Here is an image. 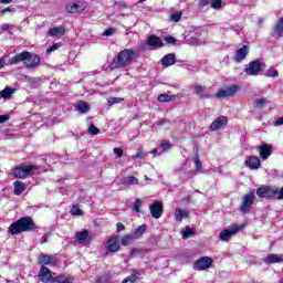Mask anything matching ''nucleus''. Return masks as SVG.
Here are the masks:
<instances>
[{"instance_id": "obj_58", "label": "nucleus", "mask_w": 283, "mask_h": 283, "mask_svg": "<svg viewBox=\"0 0 283 283\" xmlns=\"http://www.w3.org/2000/svg\"><path fill=\"white\" fill-rule=\"evenodd\" d=\"M120 231H125V224L118 222L117 223V233H120Z\"/></svg>"}, {"instance_id": "obj_50", "label": "nucleus", "mask_w": 283, "mask_h": 283, "mask_svg": "<svg viewBox=\"0 0 283 283\" xmlns=\"http://www.w3.org/2000/svg\"><path fill=\"white\" fill-rule=\"evenodd\" d=\"M107 282H109V276L107 274L102 275L95 281V283H107Z\"/></svg>"}, {"instance_id": "obj_17", "label": "nucleus", "mask_w": 283, "mask_h": 283, "mask_svg": "<svg viewBox=\"0 0 283 283\" xmlns=\"http://www.w3.org/2000/svg\"><path fill=\"white\" fill-rule=\"evenodd\" d=\"M249 55V45H243L241 49H238L234 55V61L237 63H242L244 59Z\"/></svg>"}, {"instance_id": "obj_36", "label": "nucleus", "mask_w": 283, "mask_h": 283, "mask_svg": "<svg viewBox=\"0 0 283 283\" xmlns=\"http://www.w3.org/2000/svg\"><path fill=\"white\" fill-rule=\"evenodd\" d=\"M174 98H176V96L169 95V94H160L158 96V101L160 103H169V102L174 101Z\"/></svg>"}, {"instance_id": "obj_18", "label": "nucleus", "mask_w": 283, "mask_h": 283, "mask_svg": "<svg viewBox=\"0 0 283 283\" xmlns=\"http://www.w3.org/2000/svg\"><path fill=\"white\" fill-rule=\"evenodd\" d=\"M211 6L213 10H220L222 8V0H200V8H205V6Z\"/></svg>"}, {"instance_id": "obj_55", "label": "nucleus", "mask_w": 283, "mask_h": 283, "mask_svg": "<svg viewBox=\"0 0 283 283\" xmlns=\"http://www.w3.org/2000/svg\"><path fill=\"white\" fill-rule=\"evenodd\" d=\"M274 127H280L283 125V117H279L276 120L273 122Z\"/></svg>"}, {"instance_id": "obj_60", "label": "nucleus", "mask_w": 283, "mask_h": 283, "mask_svg": "<svg viewBox=\"0 0 283 283\" xmlns=\"http://www.w3.org/2000/svg\"><path fill=\"white\" fill-rule=\"evenodd\" d=\"M10 117L8 115H0V125L1 123H6Z\"/></svg>"}, {"instance_id": "obj_16", "label": "nucleus", "mask_w": 283, "mask_h": 283, "mask_svg": "<svg viewBox=\"0 0 283 283\" xmlns=\"http://www.w3.org/2000/svg\"><path fill=\"white\" fill-rule=\"evenodd\" d=\"M223 127H227V117L224 116L217 117L210 125L211 132H218V129H223Z\"/></svg>"}, {"instance_id": "obj_1", "label": "nucleus", "mask_w": 283, "mask_h": 283, "mask_svg": "<svg viewBox=\"0 0 283 283\" xmlns=\"http://www.w3.org/2000/svg\"><path fill=\"white\" fill-rule=\"evenodd\" d=\"M35 229L36 224L34 223V220H32V217H22L9 227L8 232L11 235H19V233L35 231Z\"/></svg>"}, {"instance_id": "obj_43", "label": "nucleus", "mask_w": 283, "mask_h": 283, "mask_svg": "<svg viewBox=\"0 0 283 283\" xmlns=\"http://www.w3.org/2000/svg\"><path fill=\"white\" fill-rule=\"evenodd\" d=\"M72 216H83V210L78 208L77 206H73L71 209Z\"/></svg>"}, {"instance_id": "obj_15", "label": "nucleus", "mask_w": 283, "mask_h": 283, "mask_svg": "<svg viewBox=\"0 0 283 283\" xmlns=\"http://www.w3.org/2000/svg\"><path fill=\"white\" fill-rule=\"evenodd\" d=\"M150 213L155 220H158L163 216V203L155 201L154 205L149 206Z\"/></svg>"}, {"instance_id": "obj_51", "label": "nucleus", "mask_w": 283, "mask_h": 283, "mask_svg": "<svg viewBox=\"0 0 283 283\" xmlns=\"http://www.w3.org/2000/svg\"><path fill=\"white\" fill-rule=\"evenodd\" d=\"M15 10L17 9H14V7H8V8H6V9H2L1 11H0V14H6V13H8V12H15Z\"/></svg>"}, {"instance_id": "obj_21", "label": "nucleus", "mask_w": 283, "mask_h": 283, "mask_svg": "<svg viewBox=\"0 0 283 283\" xmlns=\"http://www.w3.org/2000/svg\"><path fill=\"white\" fill-rule=\"evenodd\" d=\"M146 44L149 45L150 48H163V39L156 36V35H149Z\"/></svg>"}, {"instance_id": "obj_13", "label": "nucleus", "mask_w": 283, "mask_h": 283, "mask_svg": "<svg viewBox=\"0 0 283 283\" xmlns=\"http://www.w3.org/2000/svg\"><path fill=\"white\" fill-rule=\"evenodd\" d=\"M245 167L251 170L260 169L262 167V163L258 156H250L244 161Z\"/></svg>"}, {"instance_id": "obj_59", "label": "nucleus", "mask_w": 283, "mask_h": 283, "mask_svg": "<svg viewBox=\"0 0 283 283\" xmlns=\"http://www.w3.org/2000/svg\"><path fill=\"white\" fill-rule=\"evenodd\" d=\"M1 30H2V32H8L10 30V24H8V23L2 24Z\"/></svg>"}, {"instance_id": "obj_25", "label": "nucleus", "mask_w": 283, "mask_h": 283, "mask_svg": "<svg viewBox=\"0 0 283 283\" xmlns=\"http://www.w3.org/2000/svg\"><path fill=\"white\" fill-rule=\"evenodd\" d=\"M40 264H56V259L52 255L42 254L39 256Z\"/></svg>"}, {"instance_id": "obj_28", "label": "nucleus", "mask_w": 283, "mask_h": 283, "mask_svg": "<svg viewBox=\"0 0 283 283\" xmlns=\"http://www.w3.org/2000/svg\"><path fill=\"white\" fill-rule=\"evenodd\" d=\"M282 34H283V18L276 24L272 36L274 39H280V36H282Z\"/></svg>"}, {"instance_id": "obj_52", "label": "nucleus", "mask_w": 283, "mask_h": 283, "mask_svg": "<svg viewBox=\"0 0 283 283\" xmlns=\"http://www.w3.org/2000/svg\"><path fill=\"white\" fill-rule=\"evenodd\" d=\"M113 151L117 158H123V148H114Z\"/></svg>"}, {"instance_id": "obj_46", "label": "nucleus", "mask_w": 283, "mask_h": 283, "mask_svg": "<svg viewBox=\"0 0 283 283\" xmlns=\"http://www.w3.org/2000/svg\"><path fill=\"white\" fill-rule=\"evenodd\" d=\"M88 134H92V136H97V134H101V130L96 126L91 125L88 127Z\"/></svg>"}, {"instance_id": "obj_34", "label": "nucleus", "mask_w": 283, "mask_h": 283, "mask_svg": "<svg viewBox=\"0 0 283 283\" xmlns=\"http://www.w3.org/2000/svg\"><path fill=\"white\" fill-rule=\"evenodd\" d=\"M145 231H147V226H139L133 234L135 240H138V238H140L145 233Z\"/></svg>"}, {"instance_id": "obj_2", "label": "nucleus", "mask_w": 283, "mask_h": 283, "mask_svg": "<svg viewBox=\"0 0 283 283\" xmlns=\"http://www.w3.org/2000/svg\"><path fill=\"white\" fill-rule=\"evenodd\" d=\"M136 59V51L133 49H125L117 54V57L113 60L112 67L116 70L117 67H129Z\"/></svg>"}, {"instance_id": "obj_23", "label": "nucleus", "mask_w": 283, "mask_h": 283, "mask_svg": "<svg viewBox=\"0 0 283 283\" xmlns=\"http://www.w3.org/2000/svg\"><path fill=\"white\" fill-rule=\"evenodd\" d=\"M266 264H280L283 262V255L282 254H270L265 259Z\"/></svg>"}, {"instance_id": "obj_11", "label": "nucleus", "mask_w": 283, "mask_h": 283, "mask_svg": "<svg viewBox=\"0 0 283 283\" xmlns=\"http://www.w3.org/2000/svg\"><path fill=\"white\" fill-rule=\"evenodd\" d=\"M87 10V4L80 2V3H70L66 6V12L70 14H81V12H85Z\"/></svg>"}, {"instance_id": "obj_38", "label": "nucleus", "mask_w": 283, "mask_h": 283, "mask_svg": "<svg viewBox=\"0 0 283 283\" xmlns=\"http://www.w3.org/2000/svg\"><path fill=\"white\" fill-rule=\"evenodd\" d=\"M125 185H138V178L130 176L124 179Z\"/></svg>"}, {"instance_id": "obj_8", "label": "nucleus", "mask_w": 283, "mask_h": 283, "mask_svg": "<svg viewBox=\"0 0 283 283\" xmlns=\"http://www.w3.org/2000/svg\"><path fill=\"white\" fill-rule=\"evenodd\" d=\"M239 90H240V86H235V85L228 86L226 88L220 90L217 93V98H227L229 96H235Z\"/></svg>"}, {"instance_id": "obj_63", "label": "nucleus", "mask_w": 283, "mask_h": 283, "mask_svg": "<svg viewBox=\"0 0 283 283\" xmlns=\"http://www.w3.org/2000/svg\"><path fill=\"white\" fill-rule=\"evenodd\" d=\"M41 244H45V242H48V235H44L41 238Z\"/></svg>"}, {"instance_id": "obj_29", "label": "nucleus", "mask_w": 283, "mask_h": 283, "mask_svg": "<svg viewBox=\"0 0 283 283\" xmlns=\"http://www.w3.org/2000/svg\"><path fill=\"white\" fill-rule=\"evenodd\" d=\"M14 187V195L15 196H21V193H23V191H25V184H23L22 181H15L13 184Z\"/></svg>"}, {"instance_id": "obj_42", "label": "nucleus", "mask_w": 283, "mask_h": 283, "mask_svg": "<svg viewBox=\"0 0 283 283\" xmlns=\"http://www.w3.org/2000/svg\"><path fill=\"white\" fill-rule=\"evenodd\" d=\"M182 238L184 240H187V238H189V235H193V229L191 228H186L184 231H182Z\"/></svg>"}, {"instance_id": "obj_40", "label": "nucleus", "mask_w": 283, "mask_h": 283, "mask_svg": "<svg viewBox=\"0 0 283 283\" xmlns=\"http://www.w3.org/2000/svg\"><path fill=\"white\" fill-rule=\"evenodd\" d=\"M169 149H171V144L163 143L159 146V154H163V151H169Z\"/></svg>"}, {"instance_id": "obj_48", "label": "nucleus", "mask_w": 283, "mask_h": 283, "mask_svg": "<svg viewBox=\"0 0 283 283\" xmlns=\"http://www.w3.org/2000/svg\"><path fill=\"white\" fill-rule=\"evenodd\" d=\"M188 45H200V39L196 36L188 39Z\"/></svg>"}, {"instance_id": "obj_26", "label": "nucleus", "mask_w": 283, "mask_h": 283, "mask_svg": "<svg viewBox=\"0 0 283 283\" xmlns=\"http://www.w3.org/2000/svg\"><path fill=\"white\" fill-rule=\"evenodd\" d=\"M76 241L81 244L90 238V232L87 230L78 231L75 233Z\"/></svg>"}, {"instance_id": "obj_62", "label": "nucleus", "mask_w": 283, "mask_h": 283, "mask_svg": "<svg viewBox=\"0 0 283 283\" xmlns=\"http://www.w3.org/2000/svg\"><path fill=\"white\" fill-rule=\"evenodd\" d=\"M4 65H6V59H0V70H3Z\"/></svg>"}, {"instance_id": "obj_35", "label": "nucleus", "mask_w": 283, "mask_h": 283, "mask_svg": "<svg viewBox=\"0 0 283 283\" xmlns=\"http://www.w3.org/2000/svg\"><path fill=\"white\" fill-rule=\"evenodd\" d=\"M13 93H14V88L6 87L0 92V96L1 98H10V96H12Z\"/></svg>"}, {"instance_id": "obj_12", "label": "nucleus", "mask_w": 283, "mask_h": 283, "mask_svg": "<svg viewBox=\"0 0 283 283\" xmlns=\"http://www.w3.org/2000/svg\"><path fill=\"white\" fill-rule=\"evenodd\" d=\"M258 151H259V156L260 158H262V160H268V158L271 156V154H273V146L264 143L261 146H258Z\"/></svg>"}, {"instance_id": "obj_57", "label": "nucleus", "mask_w": 283, "mask_h": 283, "mask_svg": "<svg viewBox=\"0 0 283 283\" xmlns=\"http://www.w3.org/2000/svg\"><path fill=\"white\" fill-rule=\"evenodd\" d=\"M136 158H145V155L143 154V150H138L136 155L133 156V159L136 160Z\"/></svg>"}, {"instance_id": "obj_56", "label": "nucleus", "mask_w": 283, "mask_h": 283, "mask_svg": "<svg viewBox=\"0 0 283 283\" xmlns=\"http://www.w3.org/2000/svg\"><path fill=\"white\" fill-rule=\"evenodd\" d=\"M114 34V29H106L103 33V36H112Z\"/></svg>"}, {"instance_id": "obj_30", "label": "nucleus", "mask_w": 283, "mask_h": 283, "mask_svg": "<svg viewBox=\"0 0 283 283\" xmlns=\"http://www.w3.org/2000/svg\"><path fill=\"white\" fill-rule=\"evenodd\" d=\"M76 109L77 112H81V114H87V112H90V104H87L86 102L80 101L77 102Z\"/></svg>"}, {"instance_id": "obj_5", "label": "nucleus", "mask_w": 283, "mask_h": 283, "mask_svg": "<svg viewBox=\"0 0 283 283\" xmlns=\"http://www.w3.org/2000/svg\"><path fill=\"white\" fill-rule=\"evenodd\" d=\"M253 202H255L254 191H250L249 193L244 195L240 206L242 213H249V211H251V207L253 206Z\"/></svg>"}, {"instance_id": "obj_4", "label": "nucleus", "mask_w": 283, "mask_h": 283, "mask_svg": "<svg viewBox=\"0 0 283 283\" xmlns=\"http://www.w3.org/2000/svg\"><path fill=\"white\" fill-rule=\"evenodd\" d=\"M39 171V166H19L14 169L13 175L15 178H28V176H33Z\"/></svg>"}, {"instance_id": "obj_14", "label": "nucleus", "mask_w": 283, "mask_h": 283, "mask_svg": "<svg viewBox=\"0 0 283 283\" xmlns=\"http://www.w3.org/2000/svg\"><path fill=\"white\" fill-rule=\"evenodd\" d=\"M38 277L43 283H52V280H54V277H52L50 269L45 268L44 265L41 266Z\"/></svg>"}, {"instance_id": "obj_24", "label": "nucleus", "mask_w": 283, "mask_h": 283, "mask_svg": "<svg viewBox=\"0 0 283 283\" xmlns=\"http://www.w3.org/2000/svg\"><path fill=\"white\" fill-rule=\"evenodd\" d=\"M272 200H283V187L272 186Z\"/></svg>"}, {"instance_id": "obj_39", "label": "nucleus", "mask_w": 283, "mask_h": 283, "mask_svg": "<svg viewBox=\"0 0 283 283\" xmlns=\"http://www.w3.org/2000/svg\"><path fill=\"white\" fill-rule=\"evenodd\" d=\"M180 19H182V12H175L172 14H170V21H174L175 23H178V21H180Z\"/></svg>"}, {"instance_id": "obj_44", "label": "nucleus", "mask_w": 283, "mask_h": 283, "mask_svg": "<svg viewBox=\"0 0 283 283\" xmlns=\"http://www.w3.org/2000/svg\"><path fill=\"white\" fill-rule=\"evenodd\" d=\"M122 102H123V98H120V97H109L107 99L108 105H116Z\"/></svg>"}, {"instance_id": "obj_61", "label": "nucleus", "mask_w": 283, "mask_h": 283, "mask_svg": "<svg viewBox=\"0 0 283 283\" xmlns=\"http://www.w3.org/2000/svg\"><path fill=\"white\" fill-rule=\"evenodd\" d=\"M153 156H160V148H155L151 150Z\"/></svg>"}, {"instance_id": "obj_47", "label": "nucleus", "mask_w": 283, "mask_h": 283, "mask_svg": "<svg viewBox=\"0 0 283 283\" xmlns=\"http://www.w3.org/2000/svg\"><path fill=\"white\" fill-rule=\"evenodd\" d=\"M193 163L197 170L202 169V163L200 161V157L198 155L193 157Z\"/></svg>"}, {"instance_id": "obj_32", "label": "nucleus", "mask_w": 283, "mask_h": 283, "mask_svg": "<svg viewBox=\"0 0 283 283\" xmlns=\"http://www.w3.org/2000/svg\"><path fill=\"white\" fill-rule=\"evenodd\" d=\"M140 277V272L138 271H133L132 275L126 277L122 283H135L139 280Z\"/></svg>"}, {"instance_id": "obj_64", "label": "nucleus", "mask_w": 283, "mask_h": 283, "mask_svg": "<svg viewBox=\"0 0 283 283\" xmlns=\"http://www.w3.org/2000/svg\"><path fill=\"white\" fill-rule=\"evenodd\" d=\"M0 3H4V4L12 3V0H0Z\"/></svg>"}, {"instance_id": "obj_20", "label": "nucleus", "mask_w": 283, "mask_h": 283, "mask_svg": "<svg viewBox=\"0 0 283 283\" xmlns=\"http://www.w3.org/2000/svg\"><path fill=\"white\" fill-rule=\"evenodd\" d=\"M189 218V210L182 208H176L175 220L176 222H182V220Z\"/></svg>"}, {"instance_id": "obj_53", "label": "nucleus", "mask_w": 283, "mask_h": 283, "mask_svg": "<svg viewBox=\"0 0 283 283\" xmlns=\"http://www.w3.org/2000/svg\"><path fill=\"white\" fill-rule=\"evenodd\" d=\"M59 48H61V45H59V44H53L52 46H50L49 49H46V53L50 54L51 52H55V50H59Z\"/></svg>"}, {"instance_id": "obj_3", "label": "nucleus", "mask_w": 283, "mask_h": 283, "mask_svg": "<svg viewBox=\"0 0 283 283\" xmlns=\"http://www.w3.org/2000/svg\"><path fill=\"white\" fill-rule=\"evenodd\" d=\"M21 62L24 63L25 67H28L29 70H32L41 65V57H39V55L36 54H31L30 52L24 51L15 55L11 60V63H13V65H17V63H21Z\"/></svg>"}, {"instance_id": "obj_41", "label": "nucleus", "mask_w": 283, "mask_h": 283, "mask_svg": "<svg viewBox=\"0 0 283 283\" xmlns=\"http://www.w3.org/2000/svg\"><path fill=\"white\" fill-rule=\"evenodd\" d=\"M140 207H143V201L140 199H136L133 206V209L136 211V213H140Z\"/></svg>"}, {"instance_id": "obj_27", "label": "nucleus", "mask_w": 283, "mask_h": 283, "mask_svg": "<svg viewBox=\"0 0 283 283\" xmlns=\"http://www.w3.org/2000/svg\"><path fill=\"white\" fill-rule=\"evenodd\" d=\"M73 280L70 276H65V274H61L52 279L51 283H72Z\"/></svg>"}, {"instance_id": "obj_19", "label": "nucleus", "mask_w": 283, "mask_h": 283, "mask_svg": "<svg viewBox=\"0 0 283 283\" xmlns=\"http://www.w3.org/2000/svg\"><path fill=\"white\" fill-rule=\"evenodd\" d=\"M106 249L107 251H111V253H116V251L120 249V241H118V238H111L107 242Z\"/></svg>"}, {"instance_id": "obj_6", "label": "nucleus", "mask_w": 283, "mask_h": 283, "mask_svg": "<svg viewBox=\"0 0 283 283\" xmlns=\"http://www.w3.org/2000/svg\"><path fill=\"white\" fill-rule=\"evenodd\" d=\"M264 67H266V65L260 61L250 62L245 67V74H248V76H258L260 72L264 71Z\"/></svg>"}, {"instance_id": "obj_33", "label": "nucleus", "mask_w": 283, "mask_h": 283, "mask_svg": "<svg viewBox=\"0 0 283 283\" xmlns=\"http://www.w3.org/2000/svg\"><path fill=\"white\" fill-rule=\"evenodd\" d=\"M136 240V237L134 234H126L120 239V244L123 247H128V244H132Z\"/></svg>"}, {"instance_id": "obj_45", "label": "nucleus", "mask_w": 283, "mask_h": 283, "mask_svg": "<svg viewBox=\"0 0 283 283\" xmlns=\"http://www.w3.org/2000/svg\"><path fill=\"white\" fill-rule=\"evenodd\" d=\"M266 103H269L266 98H259L255 101V107H259L260 109H262L263 105H266Z\"/></svg>"}, {"instance_id": "obj_9", "label": "nucleus", "mask_w": 283, "mask_h": 283, "mask_svg": "<svg viewBox=\"0 0 283 283\" xmlns=\"http://www.w3.org/2000/svg\"><path fill=\"white\" fill-rule=\"evenodd\" d=\"M238 231H242V226L240 227H232L230 229H226L221 231L219 239L222 240V242H229L231 240V235H235Z\"/></svg>"}, {"instance_id": "obj_7", "label": "nucleus", "mask_w": 283, "mask_h": 283, "mask_svg": "<svg viewBox=\"0 0 283 283\" xmlns=\"http://www.w3.org/2000/svg\"><path fill=\"white\" fill-rule=\"evenodd\" d=\"M211 264H213L212 258L201 256L195 262L193 269L195 271H207V269L211 268Z\"/></svg>"}, {"instance_id": "obj_31", "label": "nucleus", "mask_w": 283, "mask_h": 283, "mask_svg": "<svg viewBox=\"0 0 283 283\" xmlns=\"http://www.w3.org/2000/svg\"><path fill=\"white\" fill-rule=\"evenodd\" d=\"M65 34V29L63 27H54L49 30V35L50 36H59Z\"/></svg>"}, {"instance_id": "obj_10", "label": "nucleus", "mask_w": 283, "mask_h": 283, "mask_svg": "<svg viewBox=\"0 0 283 283\" xmlns=\"http://www.w3.org/2000/svg\"><path fill=\"white\" fill-rule=\"evenodd\" d=\"M258 198H268L273 200V186H261L256 189Z\"/></svg>"}, {"instance_id": "obj_54", "label": "nucleus", "mask_w": 283, "mask_h": 283, "mask_svg": "<svg viewBox=\"0 0 283 283\" xmlns=\"http://www.w3.org/2000/svg\"><path fill=\"white\" fill-rule=\"evenodd\" d=\"M166 43H170L171 45H176V41L174 36H166L165 38Z\"/></svg>"}, {"instance_id": "obj_37", "label": "nucleus", "mask_w": 283, "mask_h": 283, "mask_svg": "<svg viewBox=\"0 0 283 283\" xmlns=\"http://www.w3.org/2000/svg\"><path fill=\"white\" fill-rule=\"evenodd\" d=\"M265 76H268V78H277V76H280V73L276 69L271 67L265 72Z\"/></svg>"}, {"instance_id": "obj_22", "label": "nucleus", "mask_w": 283, "mask_h": 283, "mask_svg": "<svg viewBox=\"0 0 283 283\" xmlns=\"http://www.w3.org/2000/svg\"><path fill=\"white\" fill-rule=\"evenodd\" d=\"M175 64H176V54H174V53L167 54L166 56H164L161 59L163 67H169Z\"/></svg>"}, {"instance_id": "obj_49", "label": "nucleus", "mask_w": 283, "mask_h": 283, "mask_svg": "<svg viewBox=\"0 0 283 283\" xmlns=\"http://www.w3.org/2000/svg\"><path fill=\"white\" fill-rule=\"evenodd\" d=\"M193 92L198 96H202V92H205V87H202L201 85H196L193 86Z\"/></svg>"}]
</instances>
